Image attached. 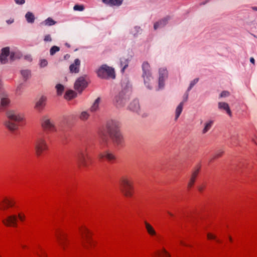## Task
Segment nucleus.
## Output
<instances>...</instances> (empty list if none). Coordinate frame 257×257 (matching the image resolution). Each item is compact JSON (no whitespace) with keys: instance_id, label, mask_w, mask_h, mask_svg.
I'll use <instances>...</instances> for the list:
<instances>
[{"instance_id":"f257e3e1","label":"nucleus","mask_w":257,"mask_h":257,"mask_svg":"<svg viewBox=\"0 0 257 257\" xmlns=\"http://www.w3.org/2000/svg\"><path fill=\"white\" fill-rule=\"evenodd\" d=\"M118 127L119 122L116 120H110L107 122V131L109 137L114 146L119 148L124 146V141Z\"/></svg>"},{"instance_id":"f03ea898","label":"nucleus","mask_w":257,"mask_h":257,"mask_svg":"<svg viewBox=\"0 0 257 257\" xmlns=\"http://www.w3.org/2000/svg\"><path fill=\"white\" fill-rule=\"evenodd\" d=\"M6 120L4 124L7 128L11 131H14L18 129V123L23 119V115L17 110L10 109L7 111Z\"/></svg>"},{"instance_id":"7ed1b4c3","label":"nucleus","mask_w":257,"mask_h":257,"mask_svg":"<svg viewBox=\"0 0 257 257\" xmlns=\"http://www.w3.org/2000/svg\"><path fill=\"white\" fill-rule=\"evenodd\" d=\"M120 190L126 197H133L134 194L133 182L131 177L127 176H122L119 180Z\"/></svg>"},{"instance_id":"20e7f679","label":"nucleus","mask_w":257,"mask_h":257,"mask_svg":"<svg viewBox=\"0 0 257 257\" xmlns=\"http://www.w3.org/2000/svg\"><path fill=\"white\" fill-rule=\"evenodd\" d=\"M77 158L78 165L80 168H88L92 162L86 148L80 149L77 153Z\"/></svg>"},{"instance_id":"39448f33","label":"nucleus","mask_w":257,"mask_h":257,"mask_svg":"<svg viewBox=\"0 0 257 257\" xmlns=\"http://www.w3.org/2000/svg\"><path fill=\"white\" fill-rule=\"evenodd\" d=\"M98 77L101 79H108L115 78V71L113 68L106 64L102 65L96 71Z\"/></svg>"},{"instance_id":"423d86ee","label":"nucleus","mask_w":257,"mask_h":257,"mask_svg":"<svg viewBox=\"0 0 257 257\" xmlns=\"http://www.w3.org/2000/svg\"><path fill=\"white\" fill-rule=\"evenodd\" d=\"M34 147L36 155L40 156L43 152L48 149L47 143L44 137H38L34 142Z\"/></svg>"},{"instance_id":"0eeeda50","label":"nucleus","mask_w":257,"mask_h":257,"mask_svg":"<svg viewBox=\"0 0 257 257\" xmlns=\"http://www.w3.org/2000/svg\"><path fill=\"white\" fill-rule=\"evenodd\" d=\"M130 92L125 89L120 91L114 98L113 101L117 107H122L129 100Z\"/></svg>"},{"instance_id":"6e6552de","label":"nucleus","mask_w":257,"mask_h":257,"mask_svg":"<svg viewBox=\"0 0 257 257\" xmlns=\"http://www.w3.org/2000/svg\"><path fill=\"white\" fill-rule=\"evenodd\" d=\"M142 69L143 71V77L144 80V83L149 89L151 87L149 85V82L151 80V73L150 72V66L147 62H145L142 64Z\"/></svg>"},{"instance_id":"1a4fd4ad","label":"nucleus","mask_w":257,"mask_h":257,"mask_svg":"<svg viewBox=\"0 0 257 257\" xmlns=\"http://www.w3.org/2000/svg\"><path fill=\"white\" fill-rule=\"evenodd\" d=\"M42 126L46 131L49 132H57V128L54 121L47 116L43 118Z\"/></svg>"},{"instance_id":"9d476101","label":"nucleus","mask_w":257,"mask_h":257,"mask_svg":"<svg viewBox=\"0 0 257 257\" xmlns=\"http://www.w3.org/2000/svg\"><path fill=\"white\" fill-rule=\"evenodd\" d=\"M80 231L83 238V241L82 242V246L85 248L88 249L89 246L86 243H88L90 246H92L94 244L93 241L88 235L89 230L84 227V228L80 229Z\"/></svg>"},{"instance_id":"9b49d317","label":"nucleus","mask_w":257,"mask_h":257,"mask_svg":"<svg viewBox=\"0 0 257 257\" xmlns=\"http://www.w3.org/2000/svg\"><path fill=\"white\" fill-rule=\"evenodd\" d=\"M10 55V59L12 60H15V53L14 52H10L9 47H5L2 49V53L0 55V61L2 64H6L7 61V57Z\"/></svg>"},{"instance_id":"f8f14e48","label":"nucleus","mask_w":257,"mask_h":257,"mask_svg":"<svg viewBox=\"0 0 257 257\" xmlns=\"http://www.w3.org/2000/svg\"><path fill=\"white\" fill-rule=\"evenodd\" d=\"M88 83L83 77H80L75 81L74 88L79 92H81L87 86Z\"/></svg>"},{"instance_id":"ddd939ff","label":"nucleus","mask_w":257,"mask_h":257,"mask_svg":"<svg viewBox=\"0 0 257 257\" xmlns=\"http://www.w3.org/2000/svg\"><path fill=\"white\" fill-rule=\"evenodd\" d=\"M47 101V97L44 95L41 96L36 100L35 108L38 111H41L45 107Z\"/></svg>"},{"instance_id":"4468645a","label":"nucleus","mask_w":257,"mask_h":257,"mask_svg":"<svg viewBox=\"0 0 257 257\" xmlns=\"http://www.w3.org/2000/svg\"><path fill=\"white\" fill-rule=\"evenodd\" d=\"M3 223L7 226H17V217L15 215L8 216L6 219L2 220Z\"/></svg>"},{"instance_id":"2eb2a0df","label":"nucleus","mask_w":257,"mask_h":257,"mask_svg":"<svg viewBox=\"0 0 257 257\" xmlns=\"http://www.w3.org/2000/svg\"><path fill=\"white\" fill-rule=\"evenodd\" d=\"M167 77V71L165 68L159 69V88L162 89L164 86V81Z\"/></svg>"},{"instance_id":"dca6fc26","label":"nucleus","mask_w":257,"mask_h":257,"mask_svg":"<svg viewBox=\"0 0 257 257\" xmlns=\"http://www.w3.org/2000/svg\"><path fill=\"white\" fill-rule=\"evenodd\" d=\"M98 157L100 159L105 158L109 162H111L115 159V155L109 151H105L102 153H99Z\"/></svg>"},{"instance_id":"f3484780","label":"nucleus","mask_w":257,"mask_h":257,"mask_svg":"<svg viewBox=\"0 0 257 257\" xmlns=\"http://www.w3.org/2000/svg\"><path fill=\"white\" fill-rule=\"evenodd\" d=\"M218 108L221 110H224L230 117L232 116V112L227 103L219 102L218 103Z\"/></svg>"},{"instance_id":"a211bd4d","label":"nucleus","mask_w":257,"mask_h":257,"mask_svg":"<svg viewBox=\"0 0 257 257\" xmlns=\"http://www.w3.org/2000/svg\"><path fill=\"white\" fill-rule=\"evenodd\" d=\"M128 108L131 111L139 113L140 111V106L139 100L137 99L133 100L130 104Z\"/></svg>"},{"instance_id":"6ab92c4d","label":"nucleus","mask_w":257,"mask_h":257,"mask_svg":"<svg viewBox=\"0 0 257 257\" xmlns=\"http://www.w3.org/2000/svg\"><path fill=\"white\" fill-rule=\"evenodd\" d=\"M199 169H200V168H198L195 169L192 172L191 177H190V180L187 185L188 188H190L193 186V185L195 181L196 178L199 173Z\"/></svg>"},{"instance_id":"aec40b11","label":"nucleus","mask_w":257,"mask_h":257,"mask_svg":"<svg viewBox=\"0 0 257 257\" xmlns=\"http://www.w3.org/2000/svg\"><path fill=\"white\" fill-rule=\"evenodd\" d=\"M57 237L58 239L60 245L63 249H65L66 246V242L68 241L66 235L60 233V235H58L57 236Z\"/></svg>"},{"instance_id":"412c9836","label":"nucleus","mask_w":257,"mask_h":257,"mask_svg":"<svg viewBox=\"0 0 257 257\" xmlns=\"http://www.w3.org/2000/svg\"><path fill=\"white\" fill-rule=\"evenodd\" d=\"M8 96V94L6 92L1 93L0 97L1 99V105L3 106H6L9 104L10 101Z\"/></svg>"},{"instance_id":"4be33fe9","label":"nucleus","mask_w":257,"mask_h":257,"mask_svg":"<svg viewBox=\"0 0 257 257\" xmlns=\"http://www.w3.org/2000/svg\"><path fill=\"white\" fill-rule=\"evenodd\" d=\"M123 0H102L103 3L110 6H119Z\"/></svg>"},{"instance_id":"5701e85b","label":"nucleus","mask_w":257,"mask_h":257,"mask_svg":"<svg viewBox=\"0 0 257 257\" xmlns=\"http://www.w3.org/2000/svg\"><path fill=\"white\" fill-rule=\"evenodd\" d=\"M169 19V17H166L156 23L154 26V29L156 30L158 28H161L165 26L167 24Z\"/></svg>"},{"instance_id":"b1692460","label":"nucleus","mask_w":257,"mask_h":257,"mask_svg":"<svg viewBox=\"0 0 257 257\" xmlns=\"http://www.w3.org/2000/svg\"><path fill=\"white\" fill-rule=\"evenodd\" d=\"M144 223L148 233L151 236H156L157 233L153 227L146 221H145Z\"/></svg>"},{"instance_id":"393cba45","label":"nucleus","mask_w":257,"mask_h":257,"mask_svg":"<svg viewBox=\"0 0 257 257\" xmlns=\"http://www.w3.org/2000/svg\"><path fill=\"white\" fill-rule=\"evenodd\" d=\"M214 123V121L212 120H209L206 121L204 123V127L202 130V133L203 134H206L212 126Z\"/></svg>"},{"instance_id":"a878e982","label":"nucleus","mask_w":257,"mask_h":257,"mask_svg":"<svg viewBox=\"0 0 257 257\" xmlns=\"http://www.w3.org/2000/svg\"><path fill=\"white\" fill-rule=\"evenodd\" d=\"M25 18L28 23L33 24L35 20V17L33 13L28 12L25 15Z\"/></svg>"},{"instance_id":"bb28decb","label":"nucleus","mask_w":257,"mask_h":257,"mask_svg":"<svg viewBox=\"0 0 257 257\" xmlns=\"http://www.w3.org/2000/svg\"><path fill=\"white\" fill-rule=\"evenodd\" d=\"M184 105V102H181L180 103L179 105L177 107L175 111V119H177L179 117L180 114L181 113L183 109V106Z\"/></svg>"},{"instance_id":"cd10ccee","label":"nucleus","mask_w":257,"mask_h":257,"mask_svg":"<svg viewBox=\"0 0 257 257\" xmlns=\"http://www.w3.org/2000/svg\"><path fill=\"white\" fill-rule=\"evenodd\" d=\"M120 66L122 67L121 71L123 72L124 71L125 69L128 66V61L127 59H126L125 58H120Z\"/></svg>"},{"instance_id":"c85d7f7f","label":"nucleus","mask_w":257,"mask_h":257,"mask_svg":"<svg viewBox=\"0 0 257 257\" xmlns=\"http://www.w3.org/2000/svg\"><path fill=\"white\" fill-rule=\"evenodd\" d=\"M100 98H97L94 103H93L92 105L91 106L90 110L91 112H94L96 111L99 107V104L100 103Z\"/></svg>"},{"instance_id":"c756f323","label":"nucleus","mask_w":257,"mask_h":257,"mask_svg":"<svg viewBox=\"0 0 257 257\" xmlns=\"http://www.w3.org/2000/svg\"><path fill=\"white\" fill-rule=\"evenodd\" d=\"M89 116L90 115L87 111H83L80 113L79 118L82 121H86L88 119Z\"/></svg>"},{"instance_id":"7c9ffc66","label":"nucleus","mask_w":257,"mask_h":257,"mask_svg":"<svg viewBox=\"0 0 257 257\" xmlns=\"http://www.w3.org/2000/svg\"><path fill=\"white\" fill-rule=\"evenodd\" d=\"M21 75H22L23 78L27 80L28 79H29L31 77V71L29 70L25 69V70H22L21 71Z\"/></svg>"},{"instance_id":"2f4dec72","label":"nucleus","mask_w":257,"mask_h":257,"mask_svg":"<svg viewBox=\"0 0 257 257\" xmlns=\"http://www.w3.org/2000/svg\"><path fill=\"white\" fill-rule=\"evenodd\" d=\"M76 96V93L73 90L67 91L65 95V98L66 99H71Z\"/></svg>"},{"instance_id":"473e14b6","label":"nucleus","mask_w":257,"mask_h":257,"mask_svg":"<svg viewBox=\"0 0 257 257\" xmlns=\"http://www.w3.org/2000/svg\"><path fill=\"white\" fill-rule=\"evenodd\" d=\"M56 23V22L54 21L51 18H48L45 20L42 24H44L46 26H53Z\"/></svg>"},{"instance_id":"72a5a7b5","label":"nucleus","mask_w":257,"mask_h":257,"mask_svg":"<svg viewBox=\"0 0 257 257\" xmlns=\"http://www.w3.org/2000/svg\"><path fill=\"white\" fill-rule=\"evenodd\" d=\"M142 29L140 27L136 26L131 30V33L134 35V36L136 37L137 36L138 34L141 33Z\"/></svg>"},{"instance_id":"f704fd0d","label":"nucleus","mask_w":257,"mask_h":257,"mask_svg":"<svg viewBox=\"0 0 257 257\" xmlns=\"http://www.w3.org/2000/svg\"><path fill=\"white\" fill-rule=\"evenodd\" d=\"M55 87L57 89V94L58 95H62V94L64 91V86L62 85V84H58L56 85Z\"/></svg>"},{"instance_id":"c9c22d12","label":"nucleus","mask_w":257,"mask_h":257,"mask_svg":"<svg viewBox=\"0 0 257 257\" xmlns=\"http://www.w3.org/2000/svg\"><path fill=\"white\" fill-rule=\"evenodd\" d=\"M60 48L56 46H53L50 50V54L51 56L54 55L56 52L59 51Z\"/></svg>"},{"instance_id":"e433bc0d","label":"nucleus","mask_w":257,"mask_h":257,"mask_svg":"<svg viewBox=\"0 0 257 257\" xmlns=\"http://www.w3.org/2000/svg\"><path fill=\"white\" fill-rule=\"evenodd\" d=\"M69 69L71 72L78 73L79 71L78 67H77L74 64H72L71 65H70Z\"/></svg>"},{"instance_id":"4c0bfd02","label":"nucleus","mask_w":257,"mask_h":257,"mask_svg":"<svg viewBox=\"0 0 257 257\" xmlns=\"http://www.w3.org/2000/svg\"><path fill=\"white\" fill-rule=\"evenodd\" d=\"M198 78H195L192 80L190 83V85L187 89V91H189L192 89V88L198 82Z\"/></svg>"},{"instance_id":"58836bf2","label":"nucleus","mask_w":257,"mask_h":257,"mask_svg":"<svg viewBox=\"0 0 257 257\" xmlns=\"http://www.w3.org/2000/svg\"><path fill=\"white\" fill-rule=\"evenodd\" d=\"M84 9V7L83 5H76L73 7L74 11H82Z\"/></svg>"},{"instance_id":"ea45409f","label":"nucleus","mask_w":257,"mask_h":257,"mask_svg":"<svg viewBox=\"0 0 257 257\" xmlns=\"http://www.w3.org/2000/svg\"><path fill=\"white\" fill-rule=\"evenodd\" d=\"M230 95V93L228 91H223L219 95V98L226 97Z\"/></svg>"},{"instance_id":"a19ab883","label":"nucleus","mask_w":257,"mask_h":257,"mask_svg":"<svg viewBox=\"0 0 257 257\" xmlns=\"http://www.w3.org/2000/svg\"><path fill=\"white\" fill-rule=\"evenodd\" d=\"M158 255L161 257H170V254L167 252V251L164 249L162 253H158Z\"/></svg>"},{"instance_id":"79ce46f5","label":"nucleus","mask_w":257,"mask_h":257,"mask_svg":"<svg viewBox=\"0 0 257 257\" xmlns=\"http://www.w3.org/2000/svg\"><path fill=\"white\" fill-rule=\"evenodd\" d=\"M48 64V62L46 59H41L40 62V66L41 67H46Z\"/></svg>"},{"instance_id":"37998d69","label":"nucleus","mask_w":257,"mask_h":257,"mask_svg":"<svg viewBox=\"0 0 257 257\" xmlns=\"http://www.w3.org/2000/svg\"><path fill=\"white\" fill-rule=\"evenodd\" d=\"M207 237L208 239H215L216 242H220V241L219 239H216V236L214 235H213L211 233L207 234Z\"/></svg>"},{"instance_id":"c03bdc74","label":"nucleus","mask_w":257,"mask_h":257,"mask_svg":"<svg viewBox=\"0 0 257 257\" xmlns=\"http://www.w3.org/2000/svg\"><path fill=\"white\" fill-rule=\"evenodd\" d=\"M4 203H5V202L3 201V202L1 203L0 204V209L3 210H6L8 207V206L7 205V204H5Z\"/></svg>"},{"instance_id":"a18cd8bd","label":"nucleus","mask_w":257,"mask_h":257,"mask_svg":"<svg viewBox=\"0 0 257 257\" xmlns=\"http://www.w3.org/2000/svg\"><path fill=\"white\" fill-rule=\"evenodd\" d=\"M23 89V85L22 84H20L19 86H18L16 91L17 93L20 94L22 92V89Z\"/></svg>"},{"instance_id":"49530a36","label":"nucleus","mask_w":257,"mask_h":257,"mask_svg":"<svg viewBox=\"0 0 257 257\" xmlns=\"http://www.w3.org/2000/svg\"><path fill=\"white\" fill-rule=\"evenodd\" d=\"M44 40L45 42H51L52 41V39L50 35H46L44 37Z\"/></svg>"},{"instance_id":"de8ad7c7","label":"nucleus","mask_w":257,"mask_h":257,"mask_svg":"<svg viewBox=\"0 0 257 257\" xmlns=\"http://www.w3.org/2000/svg\"><path fill=\"white\" fill-rule=\"evenodd\" d=\"M4 202H5V204H7L8 207H12L14 205V203L10 200H5Z\"/></svg>"},{"instance_id":"09e8293b","label":"nucleus","mask_w":257,"mask_h":257,"mask_svg":"<svg viewBox=\"0 0 257 257\" xmlns=\"http://www.w3.org/2000/svg\"><path fill=\"white\" fill-rule=\"evenodd\" d=\"M223 153V151H221V150H219L215 154V156L213 158H217V157H220L222 154Z\"/></svg>"},{"instance_id":"8fccbe9b","label":"nucleus","mask_w":257,"mask_h":257,"mask_svg":"<svg viewBox=\"0 0 257 257\" xmlns=\"http://www.w3.org/2000/svg\"><path fill=\"white\" fill-rule=\"evenodd\" d=\"M15 2L18 5H23L25 3V0H15Z\"/></svg>"},{"instance_id":"3c124183","label":"nucleus","mask_w":257,"mask_h":257,"mask_svg":"<svg viewBox=\"0 0 257 257\" xmlns=\"http://www.w3.org/2000/svg\"><path fill=\"white\" fill-rule=\"evenodd\" d=\"M74 64L76 66H77V67H79V66L80 64V60L78 59H75V61H74Z\"/></svg>"},{"instance_id":"603ef678","label":"nucleus","mask_w":257,"mask_h":257,"mask_svg":"<svg viewBox=\"0 0 257 257\" xmlns=\"http://www.w3.org/2000/svg\"><path fill=\"white\" fill-rule=\"evenodd\" d=\"M188 97V91L184 94V99H183V102L185 101H186L187 100Z\"/></svg>"},{"instance_id":"864d4df0","label":"nucleus","mask_w":257,"mask_h":257,"mask_svg":"<svg viewBox=\"0 0 257 257\" xmlns=\"http://www.w3.org/2000/svg\"><path fill=\"white\" fill-rule=\"evenodd\" d=\"M18 217L21 221H23L25 219V215H22L21 214H19L18 215Z\"/></svg>"},{"instance_id":"5fc2aeb1","label":"nucleus","mask_w":257,"mask_h":257,"mask_svg":"<svg viewBox=\"0 0 257 257\" xmlns=\"http://www.w3.org/2000/svg\"><path fill=\"white\" fill-rule=\"evenodd\" d=\"M14 19H10V20H7L6 21V22L8 24H11L14 22Z\"/></svg>"},{"instance_id":"6e6d98bb","label":"nucleus","mask_w":257,"mask_h":257,"mask_svg":"<svg viewBox=\"0 0 257 257\" xmlns=\"http://www.w3.org/2000/svg\"><path fill=\"white\" fill-rule=\"evenodd\" d=\"M250 62L252 63L253 64H254L255 63V60L254 59L253 57H251L250 58Z\"/></svg>"},{"instance_id":"4d7b16f0","label":"nucleus","mask_w":257,"mask_h":257,"mask_svg":"<svg viewBox=\"0 0 257 257\" xmlns=\"http://www.w3.org/2000/svg\"><path fill=\"white\" fill-rule=\"evenodd\" d=\"M180 243L183 245H184V246H188V245L187 244H186L185 243H184L183 241H180Z\"/></svg>"},{"instance_id":"13d9d810","label":"nucleus","mask_w":257,"mask_h":257,"mask_svg":"<svg viewBox=\"0 0 257 257\" xmlns=\"http://www.w3.org/2000/svg\"><path fill=\"white\" fill-rule=\"evenodd\" d=\"M252 10L254 11H257V7H253L252 8Z\"/></svg>"},{"instance_id":"bf43d9fd","label":"nucleus","mask_w":257,"mask_h":257,"mask_svg":"<svg viewBox=\"0 0 257 257\" xmlns=\"http://www.w3.org/2000/svg\"><path fill=\"white\" fill-rule=\"evenodd\" d=\"M199 190L200 191H202V190L203 189V187H199V188H198Z\"/></svg>"},{"instance_id":"052dcab7","label":"nucleus","mask_w":257,"mask_h":257,"mask_svg":"<svg viewBox=\"0 0 257 257\" xmlns=\"http://www.w3.org/2000/svg\"><path fill=\"white\" fill-rule=\"evenodd\" d=\"M167 212H168V213L170 216H173V214L172 213H171L170 212L168 211Z\"/></svg>"},{"instance_id":"680f3d73","label":"nucleus","mask_w":257,"mask_h":257,"mask_svg":"<svg viewBox=\"0 0 257 257\" xmlns=\"http://www.w3.org/2000/svg\"><path fill=\"white\" fill-rule=\"evenodd\" d=\"M229 239L230 241H232V238L230 236L229 237Z\"/></svg>"},{"instance_id":"e2e57ef3","label":"nucleus","mask_w":257,"mask_h":257,"mask_svg":"<svg viewBox=\"0 0 257 257\" xmlns=\"http://www.w3.org/2000/svg\"><path fill=\"white\" fill-rule=\"evenodd\" d=\"M254 143H255V144H256L257 145V143H256V142H254Z\"/></svg>"}]
</instances>
